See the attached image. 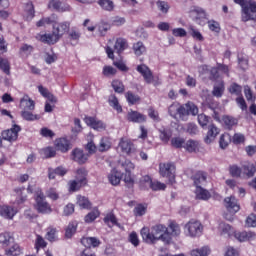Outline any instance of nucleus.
Segmentation results:
<instances>
[{"instance_id":"1","label":"nucleus","mask_w":256,"mask_h":256,"mask_svg":"<svg viewBox=\"0 0 256 256\" xmlns=\"http://www.w3.org/2000/svg\"><path fill=\"white\" fill-rule=\"evenodd\" d=\"M140 235L148 245H155L156 241H162L165 245H169L173 241L169 234V228L163 224L152 226L151 229L144 227L141 229Z\"/></svg>"},{"instance_id":"2","label":"nucleus","mask_w":256,"mask_h":256,"mask_svg":"<svg viewBox=\"0 0 256 256\" xmlns=\"http://www.w3.org/2000/svg\"><path fill=\"white\" fill-rule=\"evenodd\" d=\"M69 29H71V22L64 21L57 23V18H55V22L52 25V33L51 34H38L37 39L42 41V43H48V45H55L65 33H69Z\"/></svg>"},{"instance_id":"3","label":"nucleus","mask_w":256,"mask_h":256,"mask_svg":"<svg viewBox=\"0 0 256 256\" xmlns=\"http://www.w3.org/2000/svg\"><path fill=\"white\" fill-rule=\"evenodd\" d=\"M234 3L241 7V21L243 23L248 21L256 23V2L254 0H234Z\"/></svg>"},{"instance_id":"4","label":"nucleus","mask_w":256,"mask_h":256,"mask_svg":"<svg viewBox=\"0 0 256 256\" xmlns=\"http://www.w3.org/2000/svg\"><path fill=\"white\" fill-rule=\"evenodd\" d=\"M203 224L197 220H190L184 225L183 232L185 237L190 239H198L203 235Z\"/></svg>"},{"instance_id":"5","label":"nucleus","mask_w":256,"mask_h":256,"mask_svg":"<svg viewBox=\"0 0 256 256\" xmlns=\"http://www.w3.org/2000/svg\"><path fill=\"white\" fill-rule=\"evenodd\" d=\"M36 197V209L38 213H43V214H49L53 212V209L51 208V205L47 203V200L45 199V194H43V191L41 189L37 188L35 191Z\"/></svg>"},{"instance_id":"6","label":"nucleus","mask_w":256,"mask_h":256,"mask_svg":"<svg viewBox=\"0 0 256 256\" xmlns=\"http://www.w3.org/2000/svg\"><path fill=\"white\" fill-rule=\"evenodd\" d=\"M188 13L198 25H205V21L208 19L207 12L199 6H191Z\"/></svg>"},{"instance_id":"7","label":"nucleus","mask_w":256,"mask_h":256,"mask_svg":"<svg viewBox=\"0 0 256 256\" xmlns=\"http://www.w3.org/2000/svg\"><path fill=\"white\" fill-rule=\"evenodd\" d=\"M175 164L171 162L160 163L159 164V173L161 177H166L169 179V183H175Z\"/></svg>"},{"instance_id":"8","label":"nucleus","mask_w":256,"mask_h":256,"mask_svg":"<svg viewBox=\"0 0 256 256\" xmlns=\"http://www.w3.org/2000/svg\"><path fill=\"white\" fill-rule=\"evenodd\" d=\"M137 71L144 77V80L148 83L157 86L160 85L161 82H159V76H153V72H151V69L145 64H141L137 66Z\"/></svg>"},{"instance_id":"9","label":"nucleus","mask_w":256,"mask_h":256,"mask_svg":"<svg viewBox=\"0 0 256 256\" xmlns=\"http://www.w3.org/2000/svg\"><path fill=\"white\" fill-rule=\"evenodd\" d=\"M199 113V108L193 103V102H188L184 105L180 104V109L178 112V116L182 119V121H187V117L189 115H198Z\"/></svg>"},{"instance_id":"10","label":"nucleus","mask_w":256,"mask_h":256,"mask_svg":"<svg viewBox=\"0 0 256 256\" xmlns=\"http://www.w3.org/2000/svg\"><path fill=\"white\" fill-rule=\"evenodd\" d=\"M19 131H21V127L15 124L11 129L4 130L2 132V139H4V141L13 143V141H17V138L19 137Z\"/></svg>"},{"instance_id":"11","label":"nucleus","mask_w":256,"mask_h":256,"mask_svg":"<svg viewBox=\"0 0 256 256\" xmlns=\"http://www.w3.org/2000/svg\"><path fill=\"white\" fill-rule=\"evenodd\" d=\"M84 121H85L86 125H88V127H91L95 131H105V129H107V125L105 123H103V121H101L95 117L86 116L84 118Z\"/></svg>"},{"instance_id":"12","label":"nucleus","mask_w":256,"mask_h":256,"mask_svg":"<svg viewBox=\"0 0 256 256\" xmlns=\"http://www.w3.org/2000/svg\"><path fill=\"white\" fill-rule=\"evenodd\" d=\"M225 207L229 213L235 215V213H239L241 206L239 205V201L235 196L226 197L224 199Z\"/></svg>"},{"instance_id":"13","label":"nucleus","mask_w":256,"mask_h":256,"mask_svg":"<svg viewBox=\"0 0 256 256\" xmlns=\"http://www.w3.org/2000/svg\"><path fill=\"white\" fill-rule=\"evenodd\" d=\"M118 147L121 149L122 153L126 155H131V153H135L136 151L135 144L127 138H121Z\"/></svg>"},{"instance_id":"14","label":"nucleus","mask_w":256,"mask_h":256,"mask_svg":"<svg viewBox=\"0 0 256 256\" xmlns=\"http://www.w3.org/2000/svg\"><path fill=\"white\" fill-rule=\"evenodd\" d=\"M218 235H220V237H224V239H229V237L235 235V230L231 225L221 222L218 225Z\"/></svg>"},{"instance_id":"15","label":"nucleus","mask_w":256,"mask_h":256,"mask_svg":"<svg viewBox=\"0 0 256 256\" xmlns=\"http://www.w3.org/2000/svg\"><path fill=\"white\" fill-rule=\"evenodd\" d=\"M234 237L240 243H245V241H255L256 233L253 231L235 232Z\"/></svg>"},{"instance_id":"16","label":"nucleus","mask_w":256,"mask_h":256,"mask_svg":"<svg viewBox=\"0 0 256 256\" xmlns=\"http://www.w3.org/2000/svg\"><path fill=\"white\" fill-rule=\"evenodd\" d=\"M107 178L111 185L117 186L119 185V183H121V180L123 179V173L117 170V168H112L108 173Z\"/></svg>"},{"instance_id":"17","label":"nucleus","mask_w":256,"mask_h":256,"mask_svg":"<svg viewBox=\"0 0 256 256\" xmlns=\"http://www.w3.org/2000/svg\"><path fill=\"white\" fill-rule=\"evenodd\" d=\"M127 121H130V123H145L147 121V116L144 114L130 110L126 116Z\"/></svg>"},{"instance_id":"18","label":"nucleus","mask_w":256,"mask_h":256,"mask_svg":"<svg viewBox=\"0 0 256 256\" xmlns=\"http://www.w3.org/2000/svg\"><path fill=\"white\" fill-rule=\"evenodd\" d=\"M17 215V210L13 206L2 205L0 206V216L4 219H13Z\"/></svg>"},{"instance_id":"19","label":"nucleus","mask_w":256,"mask_h":256,"mask_svg":"<svg viewBox=\"0 0 256 256\" xmlns=\"http://www.w3.org/2000/svg\"><path fill=\"white\" fill-rule=\"evenodd\" d=\"M48 9H51L52 11H59L60 13H63L65 11H69V5L63 4L59 0H50L48 3Z\"/></svg>"},{"instance_id":"20","label":"nucleus","mask_w":256,"mask_h":256,"mask_svg":"<svg viewBox=\"0 0 256 256\" xmlns=\"http://www.w3.org/2000/svg\"><path fill=\"white\" fill-rule=\"evenodd\" d=\"M72 159L76 163H79V165H83L87 163V159H89V155L83 153V150L81 149H74L72 151Z\"/></svg>"},{"instance_id":"21","label":"nucleus","mask_w":256,"mask_h":256,"mask_svg":"<svg viewBox=\"0 0 256 256\" xmlns=\"http://www.w3.org/2000/svg\"><path fill=\"white\" fill-rule=\"evenodd\" d=\"M20 109H22V111H34L35 110V101L30 99V97L27 95L24 96L20 100Z\"/></svg>"},{"instance_id":"22","label":"nucleus","mask_w":256,"mask_h":256,"mask_svg":"<svg viewBox=\"0 0 256 256\" xmlns=\"http://www.w3.org/2000/svg\"><path fill=\"white\" fill-rule=\"evenodd\" d=\"M54 145L57 151H61V153H67V151H69V140L66 138L56 139Z\"/></svg>"},{"instance_id":"23","label":"nucleus","mask_w":256,"mask_h":256,"mask_svg":"<svg viewBox=\"0 0 256 256\" xmlns=\"http://www.w3.org/2000/svg\"><path fill=\"white\" fill-rule=\"evenodd\" d=\"M195 195L196 199H200L201 201H209L211 199V192L201 186L196 188Z\"/></svg>"},{"instance_id":"24","label":"nucleus","mask_w":256,"mask_h":256,"mask_svg":"<svg viewBox=\"0 0 256 256\" xmlns=\"http://www.w3.org/2000/svg\"><path fill=\"white\" fill-rule=\"evenodd\" d=\"M217 135H219V128H217L213 124L210 125L208 128L207 136L205 138V143H207V144L213 143V141H215V137H217Z\"/></svg>"},{"instance_id":"25","label":"nucleus","mask_w":256,"mask_h":256,"mask_svg":"<svg viewBox=\"0 0 256 256\" xmlns=\"http://www.w3.org/2000/svg\"><path fill=\"white\" fill-rule=\"evenodd\" d=\"M193 181L196 188L201 187V185L207 183V174L205 172H197L193 176Z\"/></svg>"},{"instance_id":"26","label":"nucleus","mask_w":256,"mask_h":256,"mask_svg":"<svg viewBox=\"0 0 256 256\" xmlns=\"http://www.w3.org/2000/svg\"><path fill=\"white\" fill-rule=\"evenodd\" d=\"M167 229L170 237H179L181 235V227L177 222H170Z\"/></svg>"},{"instance_id":"27","label":"nucleus","mask_w":256,"mask_h":256,"mask_svg":"<svg viewBox=\"0 0 256 256\" xmlns=\"http://www.w3.org/2000/svg\"><path fill=\"white\" fill-rule=\"evenodd\" d=\"M132 49L136 57H141V55H144V53H147V47H145V44H143V42L141 41L134 43Z\"/></svg>"},{"instance_id":"28","label":"nucleus","mask_w":256,"mask_h":256,"mask_svg":"<svg viewBox=\"0 0 256 256\" xmlns=\"http://www.w3.org/2000/svg\"><path fill=\"white\" fill-rule=\"evenodd\" d=\"M127 47H129V44L127 43V39L125 38L116 39L114 49L116 50L117 53H123V51H125Z\"/></svg>"},{"instance_id":"29","label":"nucleus","mask_w":256,"mask_h":256,"mask_svg":"<svg viewBox=\"0 0 256 256\" xmlns=\"http://www.w3.org/2000/svg\"><path fill=\"white\" fill-rule=\"evenodd\" d=\"M31 111L33 110H22V119H24L25 121H39V119H41V115L33 114Z\"/></svg>"},{"instance_id":"30","label":"nucleus","mask_w":256,"mask_h":256,"mask_svg":"<svg viewBox=\"0 0 256 256\" xmlns=\"http://www.w3.org/2000/svg\"><path fill=\"white\" fill-rule=\"evenodd\" d=\"M85 182L83 180H71L68 183V187H69V191L72 193H75V191H79V189H81V187H85Z\"/></svg>"},{"instance_id":"31","label":"nucleus","mask_w":256,"mask_h":256,"mask_svg":"<svg viewBox=\"0 0 256 256\" xmlns=\"http://www.w3.org/2000/svg\"><path fill=\"white\" fill-rule=\"evenodd\" d=\"M76 204L78 205V207H80V209H90L91 208V202L89 201V199L85 196L82 195H77L76 197Z\"/></svg>"},{"instance_id":"32","label":"nucleus","mask_w":256,"mask_h":256,"mask_svg":"<svg viewBox=\"0 0 256 256\" xmlns=\"http://www.w3.org/2000/svg\"><path fill=\"white\" fill-rule=\"evenodd\" d=\"M211 249L209 246H204L202 248H196L190 251V256H209Z\"/></svg>"},{"instance_id":"33","label":"nucleus","mask_w":256,"mask_h":256,"mask_svg":"<svg viewBox=\"0 0 256 256\" xmlns=\"http://www.w3.org/2000/svg\"><path fill=\"white\" fill-rule=\"evenodd\" d=\"M81 243L84 247H99L101 245L99 239L95 237L82 238Z\"/></svg>"},{"instance_id":"34","label":"nucleus","mask_w":256,"mask_h":256,"mask_svg":"<svg viewBox=\"0 0 256 256\" xmlns=\"http://www.w3.org/2000/svg\"><path fill=\"white\" fill-rule=\"evenodd\" d=\"M13 241L14 239L11 233L6 232L0 234V245H2V247H9Z\"/></svg>"},{"instance_id":"35","label":"nucleus","mask_w":256,"mask_h":256,"mask_svg":"<svg viewBox=\"0 0 256 256\" xmlns=\"http://www.w3.org/2000/svg\"><path fill=\"white\" fill-rule=\"evenodd\" d=\"M24 17L27 21H31V19L35 17V7L33 6V3L29 2L25 5Z\"/></svg>"},{"instance_id":"36","label":"nucleus","mask_w":256,"mask_h":256,"mask_svg":"<svg viewBox=\"0 0 256 256\" xmlns=\"http://www.w3.org/2000/svg\"><path fill=\"white\" fill-rule=\"evenodd\" d=\"M118 165L121 167V169L125 170V173H131V171L135 169V164H133L131 160L127 159L119 161Z\"/></svg>"},{"instance_id":"37","label":"nucleus","mask_w":256,"mask_h":256,"mask_svg":"<svg viewBox=\"0 0 256 256\" xmlns=\"http://www.w3.org/2000/svg\"><path fill=\"white\" fill-rule=\"evenodd\" d=\"M184 149L189 153H195L199 151V142L195 140H188L184 145Z\"/></svg>"},{"instance_id":"38","label":"nucleus","mask_w":256,"mask_h":256,"mask_svg":"<svg viewBox=\"0 0 256 256\" xmlns=\"http://www.w3.org/2000/svg\"><path fill=\"white\" fill-rule=\"evenodd\" d=\"M55 19H56L55 15L44 17L36 23V26L47 27V25H53L55 23Z\"/></svg>"},{"instance_id":"39","label":"nucleus","mask_w":256,"mask_h":256,"mask_svg":"<svg viewBox=\"0 0 256 256\" xmlns=\"http://www.w3.org/2000/svg\"><path fill=\"white\" fill-rule=\"evenodd\" d=\"M225 92V83L220 81L214 85V89L212 91L214 97H222Z\"/></svg>"},{"instance_id":"40","label":"nucleus","mask_w":256,"mask_h":256,"mask_svg":"<svg viewBox=\"0 0 256 256\" xmlns=\"http://www.w3.org/2000/svg\"><path fill=\"white\" fill-rule=\"evenodd\" d=\"M0 69L6 75H11V64L7 58L0 57Z\"/></svg>"},{"instance_id":"41","label":"nucleus","mask_w":256,"mask_h":256,"mask_svg":"<svg viewBox=\"0 0 256 256\" xmlns=\"http://www.w3.org/2000/svg\"><path fill=\"white\" fill-rule=\"evenodd\" d=\"M219 71H221V73H229V67L219 64L217 68H212L210 73L214 79L219 77Z\"/></svg>"},{"instance_id":"42","label":"nucleus","mask_w":256,"mask_h":256,"mask_svg":"<svg viewBox=\"0 0 256 256\" xmlns=\"http://www.w3.org/2000/svg\"><path fill=\"white\" fill-rule=\"evenodd\" d=\"M5 253L7 256H19L23 253V250L19 246V244H14L11 248L6 249Z\"/></svg>"},{"instance_id":"43","label":"nucleus","mask_w":256,"mask_h":256,"mask_svg":"<svg viewBox=\"0 0 256 256\" xmlns=\"http://www.w3.org/2000/svg\"><path fill=\"white\" fill-rule=\"evenodd\" d=\"M98 4L105 11H113V9H115V3H113L112 0H99Z\"/></svg>"},{"instance_id":"44","label":"nucleus","mask_w":256,"mask_h":256,"mask_svg":"<svg viewBox=\"0 0 256 256\" xmlns=\"http://www.w3.org/2000/svg\"><path fill=\"white\" fill-rule=\"evenodd\" d=\"M179 109H181V104L175 102L168 108V113L174 119H177V115H179Z\"/></svg>"},{"instance_id":"45","label":"nucleus","mask_w":256,"mask_h":256,"mask_svg":"<svg viewBox=\"0 0 256 256\" xmlns=\"http://www.w3.org/2000/svg\"><path fill=\"white\" fill-rule=\"evenodd\" d=\"M19 53L22 57H29L33 53V46L29 44H22L19 49Z\"/></svg>"},{"instance_id":"46","label":"nucleus","mask_w":256,"mask_h":256,"mask_svg":"<svg viewBox=\"0 0 256 256\" xmlns=\"http://www.w3.org/2000/svg\"><path fill=\"white\" fill-rule=\"evenodd\" d=\"M189 34L196 41H204L205 40V38L203 37V34H201V32L193 26L189 27Z\"/></svg>"},{"instance_id":"47","label":"nucleus","mask_w":256,"mask_h":256,"mask_svg":"<svg viewBox=\"0 0 256 256\" xmlns=\"http://www.w3.org/2000/svg\"><path fill=\"white\" fill-rule=\"evenodd\" d=\"M68 36L72 41H79V39H81V30L77 27H72L70 31H68Z\"/></svg>"},{"instance_id":"48","label":"nucleus","mask_w":256,"mask_h":256,"mask_svg":"<svg viewBox=\"0 0 256 256\" xmlns=\"http://www.w3.org/2000/svg\"><path fill=\"white\" fill-rule=\"evenodd\" d=\"M99 215H101L99 210L94 209L85 216L84 221H85V223H93V221H95V219H97V217H99Z\"/></svg>"},{"instance_id":"49","label":"nucleus","mask_w":256,"mask_h":256,"mask_svg":"<svg viewBox=\"0 0 256 256\" xmlns=\"http://www.w3.org/2000/svg\"><path fill=\"white\" fill-rule=\"evenodd\" d=\"M75 179L78 181H84L87 184V170L85 168H79L76 170Z\"/></svg>"},{"instance_id":"50","label":"nucleus","mask_w":256,"mask_h":256,"mask_svg":"<svg viewBox=\"0 0 256 256\" xmlns=\"http://www.w3.org/2000/svg\"><path fill=\"white\" fill-rule=\"evenodd\" d=\"M231 141V136L229 134H222L219 141L220 148L227 149Z\"/></svg>"},{"instance_id":"51","label":"nucleus","mask_w":256,"mask_h":256,"mask_svg":"<svg viewBox=\"0 0 256 256\" xmlns=\"http://www.w3.org/2000/svg\"><path fill=\"white\" fill-rule=\"evenodd\" d=\"M111 149V139L104 137L100 141L99 151H109Z\"/></svg>"},{"instance_id":"52","label":"nucleus","mask_w":256,"mask_h":256,"mask_svg":"<svg viewBox=\"0 0 256 256\" xmlns=\"http://www.w3.org/2000/svg\"><path fill=\"white\" fill-rule=\"evenodd\" d=\"M109 105L110 107H113L118 113H121L123 111V108H121V105H119V100L115 96L109 97Z\"/></svg>"},{"instance_id":"53","label":"nucleus","mask_w":256,"mask_h":256,"mask_svg":"<svg viewBox=\"0 0 256 256\" xmlns=\"http://www.w3.org/2000/svg\"><path fill=\"white\" fill-rule=\"evenodd\" d=\"M41 154L46 159H51V157H55V155H57V151H55V148L53 147H46L41 150Z\"/></svg>"},{"instance_id":"54","label":"nucleus","mask_w":256,"mask_h":256,"mask_svg":"<svg viewBox=\"0 0 256 256\" xmlns=\"http://www.w3.org/2000/svg\"><path fill=\"white\" fill-rule=\"evenodd\" d=\"M76 231H77V223L76 222L70 223L66 228V233H65L67 239H71L73 235H75Z\"/></svg>"},{"instance_id":"55","label":"nucleus","mask_w":256,"mask_h":256,"mask_svg":"<svg viewBox=\"0 0 256 256\" xmlns=\"http://www.w3.org/2000/svg\"><path fill=\"white\" fill-rule=\"evenodd\" d=\"M156 7L164 15H167L169 13V9L171 8L169 6V3L165 2V1H158L156 3Z\"/></svg>"},{"instance_id":"56","label":"nucleus","mask_w":256,"mask_h":256,"mask_svg":"<svg viewBox=\"0 0 256 256\" xmlns=\"http://www.w3.org/2000/svg\"><path fill=\"white\" fill-rule=\"evenodd\" d=\"M256 172V167L254 164H246L243 166V174L248 176V177H253Z\"/></svg>"},{"instance_id":"57","label":"nucleus","mask_w":256,"mask_h":256,"mask_svg":"<svg viewBox=\"0 0 256 256\" xmlns=\"http://www.w3.org/2000/svg\"><path fill=\"white\" fill-rule=\"evenodd\" d=\"M104 223L108 225V227H113V225H117V218L115 217V214H107L104 217Z\"/></svg>"},{"instance_id":"58","label":"nucleus","mask_w":256,"mask_h":256,"mask_svg":"<svg viewBox=\"0 0 256 256\" xmlns=\"http://www.w3.org/2000/svg\"><path fill=\"white\" fill-rule=\"evenodd\" d=\"M150 189H152V191H165V189H167V185L155 180L150 184Z\"/></svg>"},{"instance_id":"59","label":"nucleus","mask_w":256,"mask_h":256,"mask_svg":"<svg viewBox=\"0 0 256 256\" xmlns=\"http://www.w3.org/2000/svg\"><path fill=\"white\" fill-rule=\"evenodd\" d=\"M231 141L234 143V145H241L245 143V135L241 133H235L231 138Z\"/></svg>"},{"instance_id":"60","label":"nucleus","mask_w":256,"mask_h":256,"mask_svg":"<svg viewBox=\"0 0 256 256\" xmlns=\"http://www.w3.org/2000/svg\"><path fill=\"white\" fill-rule=\"evenodd\" d=\"M123 181L127 187H133V185H135V179L133 178L131 172H125Z\"/></svg>"},{"instance_id":"61","label":"nucleus","mask_w":256,"mask_h":256,"mask_svg":"<svg viewBox=\"0 0 256 256\" xmlns=\"http://www.w3.org/2000/svg\"><path fill=\"white\" fill-rule=\"evenodd\" d=\"M112 87L116 93H123V91H125V86L123 85V82L119 80H113Z\"/></svg>"},{"instance_id":"62","label":"nucleus","mask_w":256,"mask_h":256,"mask_svg":"<svg viewBox=\"0 0 256 256\" xmlns=\"http://www.w3.org/2000/svg\"><path fill=\"white\" fill-rule=\"evenodd\" d=\"M46 196L52 201H57V199H59V192H57L55 188H50L46 191Z\"/></svg>"},{"instance_id":"63","label":"nucleus","mask_w":256,"mask_h":256,"mask_svg":"<svg viewBox=\"0 0 256 256\" xmlns=\"http://www.w3.org/2000/svg\"><path fill=\"white\" fill-rule=\"evenodd\" d=\"M173 134L170 132V130L164 129L160 131V139L164 143H169V140L171 139V136Z\"/></svg>"},{"instance_id":"64","label":"nucleus","mask_w":256,"mask_h":256,"mask_svg":"<svg viewBox=\"0 0 256 256\" xmlns=\"http://www.w3.org/2000/svg\"><path fill=\"white\" fill-rule=\"evenodd\" d=\"M246 227H256V215L250 214L246 218Z\"/></svg>"}]
</instances>
